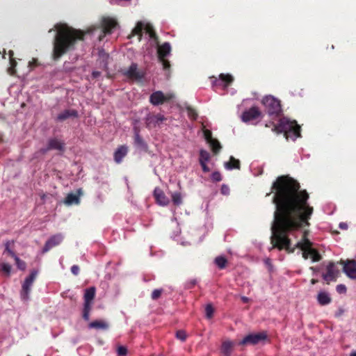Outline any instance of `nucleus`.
<instances>
[{
  "label": "nucleus",
  "mask_w": 356,
  "mask_h": 356,
  "mask_svg": "<svg viewBox=\"0 0 356 356\" xmlns=\"http://www.w3.org/2000/svg\"><path fill=\"white\" fill-rule=\"evenodd\" d=\"M50 149H57L63 151L64 149V143L56 138L50 139L48 142V146L45 151H48Z\"/></svg>",
  "instance_id": "25"
},
{
  "label": "nucleus",
  "mask_w": 356,
  "mask_h": 356,
  "mask_svg": "<svg viewBox=\"0 0 356 356\" xmlns=\"http://www.w3.org/2000/svg\"><path fill=\"white\" fill-rule=\"evenodd\" d=\"M275 129L278 132L284 133L286 138H291L295 140L300 136V127L296 121H291L286 118H281Z\"/></svg>",
  "instance_id": "3"
},
{
  "label": "nucleus",
  "mask_w": 356,
  "mask_h": 356,
  "mask_svg": "<svg viewBox=\"0 0 356 356\" xmlns=\"http://www.w3.org/2000/svg\"><path fill=\"white\" fill-rule=\"evenodd\" d=\"M90 309H91V306H84L83 305V318L84 320L88 321L90 319Z\"/></svg>",
  "instance_id": "37"
},
{
  "label": "nucleus",
  "mask_w": 356,
  "mask_h": 356,
  "mask_svg": "<svg viewBox=\"0 0 356 356\" xmlns=\"http://www.w3.org/2000/svg\"><path fill=\"white\" fill-rule=\"evenodd\" d=\"M267 339L266 332L252 333L246 335L239 343V345H257Z\"/></svg>",
  "instance_id": "7"
},
{
  "label": "nucleus",
  "mask_w": 356,
  "mask_h": 356,
  "mask_svg": "<svg viewBox=\"0 0 356 356\" xmlns=\"http://www.w3.org/2000/svg\"><path fill=\"white\" fill-rule=\"evenodd\" d=\"M71 272L74 275H78L79 273V267L77 265H74L71 267Z\"/></svg>",
  "instance_id": "45"
},
{
  "label": "nucleus",
  "mask_w": 356,
  "mask_h": 356,
  "mask_svg": "<svg viewBox=\"0 0 356 356\" xmlns=\"http://www.w3.org/2000/svg\"><path fill=\"white\" fill-rule=\"evenodd\" d=\"M327 273L323 274V279L329 284L330 282H334L338 276L339 270L336 268L333 262H330L327 266Z\"/></svg>",
  "instance_id": "12"
},
{
  "label": "nucleus",
  "mask_w": 356,
  "mask_h": 356,
  "mask_svg": "<svg viewBox=\"0 0 356 356\" xmlns=\"http://www.w3.org/2000/svg\"><path fill=\"white\" fill-rule=\"evenodd\" d=\"M316 300L318 303L321 306L327 305L332 301L330 293L325 291H321L318 292L316 296Z\"/></svg>",
  "instance_id": "22"
},
{
  "label": "nucleus",
  "mask_w": 356,
  "mask_h": 356,
  "mask_svg": "<svg viewBox=\"0 0 356 356\" xmlns=\"http://www.w3.org/2000/svg\"><path fill=\"white\" fill-rule=\"evenodd\" d=\"M10 58L12 60V56H13V52L12 51H9Z\"/></svg>",
  "instance_id": "55"
},
{
  "label": "nucleus",
  "mask_w": 356,
  "mask_h": 356,
  "mask_svg": "<svg viewBox=\"0 0 356 356\" xmlns=\"http://www.w3.org/2000/svg\"><path fill=\"white\" fill-rule=\"evenodd\" d=\"M134 142L136 145L140 147H145L146 146L145 143L143 141V138L140 136L139 132L138 131H135L134 136Z\"/></svg>",
  "instance_id": "32"
},
{
  "label": "nucleus",
  "mask_w": 356,
  "mask_h": 356,
  "mask_svg": "<svg viewBox=\"0 0 356 356\" xmlns=\"http://www.w3.org/2000/svg\"><path fill=\"white\" fill-rule=\"evenodd\" d=\"M269 262H270V259H268L266 260V264H269Z\"/></svg>",
  "instance_id": "59"
},
{
  "label": "nucleus",
  "mask_w": 356,
  "mask_h": 356,
  "mask_svg": "<svg viewBox=\"0 0 356 356\" xmlns=\"http://www.w3.org/2000/svg\"><path fill=\"white\" fill-rule=\"evenodd\" d=\"M162 293H163L162 289H154L152 291V295H151L152 299L154 300L159 299L161 297Z\"/></svg>",
  "instance_id": "35"
},
{
  "label": "nucleus",
  "mask_w": 356,
  "mask_h": 356,
  "mask_svg": "<svg viewBox=\"0 0 356 356\" xmlns=\"http://www.w3.org/2000/svg\"><path fill=\"white\" fill-rule=\"evenodd\" d=\"M234 343L231 341H224L221 346V352L224 356H232Z\"/></svg>",
  "instance_id": "27"
},
{
  "label": "nucleus",
  "mask_w": 356,
  "mask_h": 356,
  "mask_svg": "<svg viewBox=\"0 0 356 356\" xmlns=\"http://www.w3.org/2000/svg\"><path fill=\"white\" fill-rule=\"evenodd\" d=\"M154 197L157 202L161 206H165L166 205L169 200L168 198L165 195L164 193L161 189L159 188H156L154 191Z\"/></svg>",
  "instance_id": "21"
},
{
  "label": "nucleus",
  "mask_w": 356,
  "mask_h": 356,
  "mask_svg": "<svg viewBox=\"0 0 356 356\" xmlns=\"http://www.w3.org/2000/svg\"><path fill=\"white\" fill-rule=\"evenodd\" d=\"M128 148L125 145L119 147L114 152V160L117 163H120L123 158L127 155Z\"/></svg>",
  "instance_id": "23"
},
{
  "label": "nucleus",
  "mask_w": 356,
  "mask_h": 356,
  "mask_svg": "<svg viewBox=\"0 0 356 356\" xmlns=\"http://www.w3.org/2000/svg\"><path fill=\"white\" fill-rule=\"evenodd\" d=\"M169 94H163L161 91H156L153 92L149 97V102L154 106H157L163 104L171 98Z\"/></svg>",
  "instance_id": "13"
},
{
  "label": "nucleus",
  "mask_w": 356,
  "mask_h": 356,
  "mask_svg": "<svg viewBox=\"0 0 356 356\" xmlns=\"http://www.w3.org/2000/svg\"><path fill=\"white\" fill-rule=\"evenodd\" d=\"M70 117H77V112L74 110H65L58 114L56 119L58 121H63Z\"/></svg>",
  "instance_id": "29"
},
{
  "label": "nucleus",
  "mask_w": 356,
  "mask_h": 356,
  "mask_svg": "<svg viewBox=\"0 0 356 356\" xmlns=\"http://www.w3.org/2000/svg\"><path fill=\"white\" fill-rule=\"evenodd\" d=\"M170 52V45L168 42H165L158 48L159 58L164 69L170 67L169 62L165 59V57Z\"/></svg>",
  "instance_id": "11"
},
{
  "label": "nucleus",
  "mask_w": 356,
  "mask_h": 356,
  "mask_svg": "<svg viewBox=\"0 0 356 356\" xmlns=\"http://www.w3.org/2000/svg\"><path fill=\"white\" fill-rule=\"evenodd\" d=\"M117 26V22L115 19L105 17L102 20V32L103 35H99V40H101L106 34L111 33L112 30Z\"/></svg>",
  "instance_id": "14"
},
{
  "label": "nucleus",
  "mask_w": 356,
  "mask_h": 356,
  "mask_svg": "<svg viewBox=\"0 0 356 356\" xmlns=\"http://www.w3.org/2000/svg\"><path fill=\"white\" fill-rule=\"evenodd\" d=\"M96 289L95 286H91L85 290L83 299L84 306H92V301L95 298Z\"/></svg>",
  "instance_id": "20"
},
{
  "label": "nucleus",
  "mask_w": 356,
  "mask_h": 356,
  "mask_svg": "<svg viewBox=\"0 0 356 356\" xmlns=\"http://www.w3.org/2000/svg\"><path fill=\"white\" fill-rule=\"evenodd\" d=\"M172 200L175 204H177L178 202V195L176 193L172 195Z\"/></svg>",
  "instance_id": "47"
},
{
  "label": "nucleus",
  "mask_w": 356,
  "mask_h": 356,
  "mask_svg": "<svg viewBox=\"0 0 356 356\" xmlns=\"http://www.w3.org/2000/svg\"><path fill=\"white\" fill-rule=\"evenodd\" d=\"M13 242H12L13 243ZM11 242L10 241H7L5 246H6V248H5V251L7 252L13 258L15 257V256H17L15 254V253L10 248V245Z\"/></svg>",
  "instance_id": "40"
},
{
  "label": "nucleus",
  "mask_w": 356,
  "mask_h": 356,
  "mask_svg": "<svg viewBox=\"0 0 356 356\" xmlns=\"http://www.w3.org/2000/svg\"><path fill=\"white\" fill-rule=\"evenodd\" d=\"M265 110L271 118L278 117L282 113L280 101L272 95H267L262 99Z\"/></svg>",
  "instance_id": "4"
},
{
  "label": "nucleus",
  "mask_w": 356,
  "mask_h": 356,
  "mask_svg": "<svg viewBox=\"0 0 356 356\" xmlns=\"http://www.w3.org/2000/svg\"><path fill=\"white\" fill-rule=\"evenodd\" d=\"M99 57L101 59H102L103 61H104L106 59H107L108 58V56L104 54H100Z\"/></svg>",
  "instance_id": "48"
},
{
  "label": "nucleus",
  "mask_w": 356,
  "mask_h": 356,
  "mask_svg": "<svg viewBox=\"0 0 356 356\" xmlns=\"http://www.w3.org/2000/svg\"><path fill=\"white\" fill-rule=\"evenodd\" d=\"M206 316L208 318H211L213 314V308L211 305L209 304L205 307Z\"/></svg>",
  "instance_id": "38"
},
{
  "label": "nucleus",
  "mask_w": 356,
  "mask_h": 356,
  "mask_svg": "<svg viewBox=\"0 0 356 356\" xmlns=\"http://www.w3.org/2000/svg\"><path fill=\"white\" fill-rule=\"evenodd\" d=\"M0 268L2 271L6 273L8 275H10L11 270V266L6 263H2L0 264Z\"/></svg>",
  "instance_id": "36"
},
{
  "label": "nucleus",
  "mask_w": 356,
  "mask_h": 356,
  "mask_svg": "<svg viewBox=\"0 0 356 356\" xmlns=\"http://www.w3.org/2000/svg\"><path fill=\"white\" fill-rule=\"evenodd\" d=\"M214 264L218 266V268L224 269L227 266V260L223 256H218L216 257L214 260Z\"/></svg>",
  "instance_id": "31"
},
{
  "label": "nucleus",
  "mask_w": 356,
  "mask_h": 356,
  "mask_svg": "<svg viewBox=\"0 0 356 356\" xmlns=\"http://www.w3.org/2000/svg\"><path fill=\"white\" fill-rule=\"evenodd\" d=\"M309 252L313 261H318L321 259V254L315 249L309 248Z\"/></svg>",
  "instance_id": "33"
},
{
  "label": "nucleus",
  "mask_w": 356,
  "mask_h": 356,
  "mask_svg": "<svg viewBox=\"0 0 356 356\" xmlns=\"http://www.w3.org/2000/svg\"><path fill=\"white\" fill-rule=\"evenodd\" d=\"M233 81V78L229 74H221L219 76V79L215 78L213 81H212L213 86H222L227 87L230 83Z\"/></svg>",
  "instance_id": "18"
},
{
  "label": "nucleus",
  "mask_w": 356,
  "mask_h": 356,
  "mask_svg": "<svg viewBox=\"0 0 356 356\" xmlns=\"http://www.w3.org/2000/svg\"><path fill=\"white\" fill-rule=\"evenodd\" d=\"M92 75L94 78H97L100 75V72L97 71H94L92 72Z\"/></svg>",
  "instance_id": "49"
},
{
  "label": "nucleus",
  "mask_w": 356,
  "mask_h": 356,
  "mask_svg": "<svg viewBox=\"0 0 356 356\" xmlns=\"http://www.w3.org/2000/svg\"><path fill=\"white\" fill-rule=\"evenodd\" d=\"M347 225L346 223H343V222H341L339 224V227L341 228V229H346L347 228Z\"/></svg>",
  "instance_id": "51"
},
{
  "label": "nucleus",
  "mask_w": 356,
  "mask_h": 356,
  "mask_svg": "<svg viewBox=\"0 0 356 356\" xmlns=\"http://www.w3.org/2000/svg\"><path fill=\"white\" fill-rule=\"evenodd\" d=\"M79 195L74 193H69L64 200L66 205L79 204L80 202L79 195H81V189L77 191Z\"/></svg>",
  "instance_id": "24"
},
{
  "label": "nucleus",
  "mask_w": 356,
  "mask_h": 356,
  "mask_svg": "<svg viewBox=\"0 0 356 356\" xmlns=\"http://www.w3.org/2000/svg\"><path fill=\"white\" fill-rule=\"evenodd\" d=\"M350 356H356V351L355 350L352 351L350 354Z\"/></svg>",
  "instance_id": "52"
},
{
  "label": "nucleus",
  "mask_w": 356,
  "mask_h": 356,
  "mask_svg": "<svg viewBox=\"0 0 356 356\" xmlns=\"http://www.w3.org/2000/svg\"><path fill=\"white\" fill-rule=\"evenodd\" d=\"M103 67L106 69V68L107 67V66H106V63H104V64H103Z\"/></svg>",
  "instance_id": "57"
},
{
  "label": "nucleus",
  "mask_w": 356,
  "mask_h": 356,
  "mask_svg": "<svg viewBox=\"0 0 356 356\" xmlns=\"http://www.w3.org/2000/svg\"><path fill=\"white\" fill-rule=\"evenodd\" d=\"M175 336H176V337H178V331H177V332H175Z\"/></svg>",
  "instance_id": "58"
},
{
  "label": "nucleus",
  "mask_w": 356,
  "mask_h": 356,
  "mask_svg": "<svg viewBox=\"0 0 356 356\" xmlns=\"http://www.w3.org/2000/svg\"><path fill=\"white\" fill-rule=\"evenodd\" d=\"M210 159V154L207 150L203 149L200 150L199 163L202 167V171L204 172L210 171L209 168L207 165V163L209 161Z\"/></svg>",
  "instance_id": "17"
},
{
  "label": "nucleus",
  "mask_w": 356,
  "mask_h": 356,
  "mask_svg": "<svg viewBox=\"0 0 356 356\" xmlns=\"http://www.w3.org/2000/svg\"><path fill=\"white\" fill-rule=\"evenodd\" d=\"M300 187L298 182L288 176L278 177L272 185V191H275L273 202L276 209L270 228L273 246L270 250L284 248L293 252L295 248H298L303 251L302 257L307 259L310 256L309 249L312 243L305 233L293 248L287 236L302 227L309 226V220L313 213V207L307 202L309 195L305 190L300 191Z\"/></svg>",
  "instance_id": "1"
},
{
  "label": "nucleus",
  "mask_w": 356,
  "mask_h": 356,
  "mask_svg": "<svg viewBox=\"0 0 356 356\" xmlns=\"http://www.w3.org/2000/svg\"><path fill=\"white\" fill-rule=\"evenodd\" d=\"M57 33L54 42V57L60 58L67 50L74 47L77 40H83V32L74 29L66 24H58L55 26Z\"/></svg>",
  "instance_id": "2"
},
{
  "label": "nucleus",
  "mask_w": 356,
  "mask_h": 356,
  "mask_svg": "<svg viewBox=\"0 0 356 356\" xmlns=\"http://www.w3.org/2000/svg\"><path fill=\"white\" fill-rule=\"evenodd\" d=\"M343 272L348 277L356 280V261L348 260L344 262Z\"/></svg>",
  "instance_id": "16"
},
{
  "label": "nucleus",
  "mask_w": 356,
  "mask_h": 356,
  "mask_svg": "<svg viewBox=\"0 0 356 356\" xmlns=\"http://www.w3.org/2000/svg\"><path fill=\"white\" fill-rule=\"evenodd\" d=\"M310 269H311L312 270H313L314 272H315V271H316V268H315V267H310Z\"/></svg>",
  "instance_id": "56"
},
{
  "label": "nucleus",
  "mask_w": 356,
  "mask_h": 356,
  "mask_svg": "<svg viewBox=\"0 0 356 356\" xmlns=\"http://www.w3.org/2000/svg\"><path fill=\"white\" fill-rule=\"evenodd\" d=\"M122 74L132 81H140L145 76L143 71L138 70V65L132 63L128 68L122 70Z\"/></svg>",
  "instance_id": "6"
},
{
  "label": "nucleus",
  "mask_w": 356,
  "mask_h": 356,
  "mask_svg": "<svg viewBox=\"0 0 356 356\" xmlns=\"http://www.w3.org/2000/svg\"><path fill=\"white\" fill-rule=\"evenodd\" d=\"M186 111L188 117L191 120H195L197 118V112L191 106L185 104L184 106L179 105V113Z\"/></svg>",
  "instance_id": "26"
},
{
  "label": "nucleus",
  "mask_w": 356,
  "mask_h": 356,
  "mask_svg": "<svg viewBox=\"0 0 356 356\" xmlns=\"http://www.w3.org/2000/svg\"><path fill=\"white\" fill-rule=\"evenodd\" d=\"M196 283H197L196 280H195V279L191 280L186 284V288L191 289L196 284Z\"/></svg>",
  "instance_id": "44"
},
{
  "label": "nucleus",
  "mask_w": 356,
  "mask_h": 356,
  "mask_svg": "<svg viewBox=\"0 0 356 356\" xmlns=\"http://www.w3.org/2000/svg\"><path fill=\"white\" fill-rule=\"evenodd\" d=\"M186 338L185 332L182 330H179V340L184 341Z\"/></svg>",
  "instance_id": "46"
},
{
  "label": "nucleus",
  "mask_w": 356,
  "mask_h": 356,
  "mask_svg": "<svg viewBox=\"0 0 356 356\" xmlns=\"http://www.w3.org/2000/svg\"><path fill=\"white\" fill-rule=\"evenodd\" d=\"M94 30H95V27H94V28H92V29H89L87 31V33H92Z\"/></svg>",
  "instance_id": "53"
},
{
  "label": "nucleus",
  "mask_w": 356,
  "mask_h": 356,
  "mask_svg": "<svg viewBox=\"0 0 356 356\" xmlns=\"http://www.w3.org/2000/svg\"><path fill=\"white\" fill-rule=\"evenodd\" d=\"M144 33L147 35L150 38H153L155 36L152 27L149 24H145L142 22H139L134 29L132 34L138 35V40H140Z\"/></svg>",
  "instance_id": "8"
},
{
  "label": "nucleus",
  "mask_w": 356,
  "mask_h": 356,
  "mask_svg": "<svg viewBox=\"0 0 356 356\" xmlns=\"http://www.w3.org/2000/svg\"><path fill=\"white\" fill-rule=\"evenodd\" d=\"M220 192L222 195H229V188L226 184H222L220 188Z\"/></svg>",
  "instance_id": "43"
},
{
  "label": "nucleus",
  "mask_w": 356,
  "mask_h": 356,
  "mask_svg": "<svg viewBox=\"0 0 356 356\" xmlns=\"http://www.w3.org/2000/svg\"><path fill=\"white\" fill-rule=\"evenodd\" d=\"M261 113L257 106H252L243 112L241 119L245 122H249L261 117Z\"/></svg>",
  "instance_id": "10"
},
{
  "label": "nucleus",
  "mask_w": 356,
  "mask_h": 356,
  "mask_svg": "<svg viewBox=\"0 0 356 356\" xmlns=\"http://www.w3.org/2000/svg\"><path fill=\"white\" fill-rule=\"evenodd\" d=\"M37 270H32L30 275L24 280L22 286V290L20 291V297L22 300L28 301L29 300V294L31 290V287L37 277Z\"/></svg>",
  "instance_id": "5"
},
{
  "label": "nucleus",
  "mask_w": 356,
  "mask_h": 356,
  "mask_svg": "<svg viewBox=\"0 0 356 356\" xmlns=\"http://www.w3.org/2000/svg\"><path fill=\"white\" fill-rule=\"evenodd\" d=\"M336 290L339 293L342 294L346 293L347 289L346 285L340 284L337 286Z\"/></svg>",
  "instance_id": "41"
},
{
  "label": "nucleus",
  "mask_w": 356,
  "mask_h": 356,
  "mask_svg": "<svg viewBox=\"0 0 356 356\" xmlns=\"http://www.w3.org/2000/svg\"><path fill=\"white\" fill-rule=\"evenodd\" d=\"M204 139L207 143L211 146L212 151L214 154H218L222 149V146L219 141L212 137V133L209 129H205L203 131Z\"/></svg>",
  "instance_id": "9"
},
{
  "label": "nucleus",
  "mask_w": 356,
  "mask_h": 356,
  "mask_svg": "<svg viewBox=\"0 0 356 356\" xmlns=\"http://www.w3.org/2000/svg\"><path fill=\"white\" fill-rule=\"evenodd\" d=\"M89 327L97 330H106L108 327V325L104 321H95L89 324Z\"/></svg>",
  "instance_id": "30"
},
{
  "label": "nucleus",
  "mask_w": 356,
  "mask_h": 356,
  "mask_svg": "<svg viewBox=\"0 0 356 356\" xmlns=\"http://www.w3.org/2000/svg\"><path fill=\"white\" fill-rule=\"evenodd\" d=\"M63 239V236L61 234H57L49 238L45 243L43 248V252H46L51 249L53 247L59 245Z\"/></svg>",
  "instance_id": "15"
},
{
  "label": "nucleus",
  "mask_w": 356,
  "mask_h": 356,
  "mask_svg": "<svg viewBox=\"0 0 356 356\" xmlns=\"http://www.w3.org/2000/svg\"><path fill=\"white\" fill-rule=\"evenodd\" d=\"M117 352L119 356H124L127 354V350L124 346H119L117 349Z\"/></svg>",
  "instance_id": "42"
},
{
  "label": "nucleus",
  "mask_w": 356,
  "mask_h": 356,
  "mask_svg": "<svg viewBox=\"0 0 356 356\" xmlns=\"http://www.w3.org/2000/svg\"><path fill=\"white\" fill-rule=\"evenodd\" d=\"M316 282H317V280H316L312 279V280H311V283H312V284H315Z\"/></svg>",
  "instance_id": "54"
},
{
  "label": "nucleus",
  "mask_w": 356,
  "mask_h": 356,
  "mask_svg": "<svg viewBox=\"0 0 356 356\" xmlns=\"http://www.w3.org/2000/svg\"><path fill=\"white\" fill-rule=\"evenodd\" d=\"M224 166L226 170H232L233 169H240V161L234 156H230L229 161L225 162Z\"/></svg>",
  "instance_id": "28"
},
{
  "label": "nucleus",
  "mask_w": 356,
  "mask_h": 356,
  "mask_svg": "<svg viewBox=\"0 0 356 356\" xmlns=\"http://www.w3.org/2000/svg\"><path fill=\"white\" fill-rule=\"evenodd\" d=\"M241 300L244 302V303H246L248 302H249L250 299L246 297V296H242L241 297Z\"/></svg>",
  "instance_id": "50"
},
{
  "label": "nucleus",
  "mask_w": 356,
  "mask_h": 356,
  "mask_svg": "<svg viewBox=\"0 0 356 356\" xmlns=\"http://www.w3.org/2000/svg\"><path fill=\"white\" fill-rule=\"evenodd\" d=\"M14 259L15 261L17 268L19 270H25L26 265L24 261L21 260L17 256H15Z\"/></svg>",
  "instance_id": "34"
},
{
  "label": "nucleus",
  "mask_w": 356,
  "mask_h": 356,
  "mask_svg": "<svg viewBox=\"0 0 356 356\" xmlns=\"http://www.w3.org/2000/svg\"><path fill=\"white\" fill-rule=\"evenodd\" d=\"M211 178L212 181L214 182H218L222 180L221 174L218 171L213 172L211 174Z\"/></svg>",
  "instance_id": "39"
},
{
  "label": "nucleus",
  "mask_w": 356,
  "mask_h": 356,
  "mask_svg": "<svg viewBox=\"0 0 356 356\" xmlns=\"http://www.w3.org/2000/svg\"><path fill=\"white\" fill-rule=\"evenodd\" d=\"M164 119V116L161 114L149 115L146 118V124L149 128L155 127L162 123Z\"/></svg>",
  "instance_id": "19"
}]
</instances>
